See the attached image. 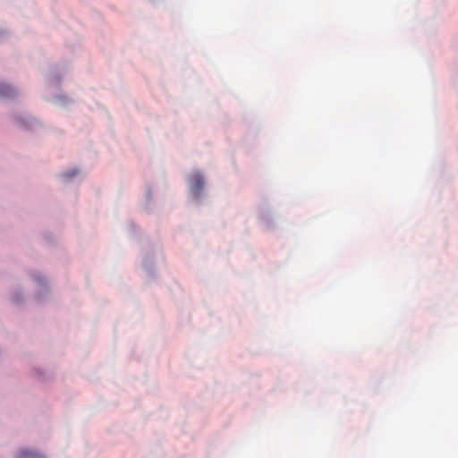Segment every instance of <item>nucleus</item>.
I'll return each mask as SVG.
<instances>
[{"label": "nucleus", "mask_w": 458, "mask_h": 458, "mask_svg": "<svg viewBox=\"0 0 458 458\" xmlns=\"http://www.w3.org/2000/svg\"><path fill=\"white\" fill-rule=\"evenodd\" d=\"M204 185H205L204 178L200 174L195 173L191 176L190 187H191V192L195 196L198 197L200 194L202 189L204 188Z\"/></svg>", "instance_id": "nucleus-1"}, {"label": "nucleus", "mask_w": 458, "mask_h": 458, "mask_svg": "<svg viewBox=\"0 0 458 458\" xmlns=\"http://www.w3.org/2000/svg\"><path fill=\"white\" fill-rule=\"evenodd\" d=\"M16 458H41V455L37 454L36 452H32L30 450H21Z\"/></svg>", "instance_id": "nucleus-2"}, {"label": "nucleus", "mask_w": 458, "mask_h": 458, "mask_svg": "<svg viewBox=\"0 0 458 458\" xmlns=\"http://www.w3.org/2000/svg\"><path fill=\"white\" fill-rule=\"evenodd\" d=\"M14 93L13 89L6 84H0V96L11 97Z\"/></svg>", "instance_id": "nucleus-3"}, {"label": "nucleus", "mask_w": 458, "mask_h": 458, "mask_svg": "<svg viewBox=\"0 0 458 458\" xmlns=\"http://www.w3.org/2000/svg\"><path fill=\"white\" fill-rule=\"evenodd\" d=\"M77 174H78V171H77V170H74L72 174H67V176H69V177H72V176H75Z\"/></svg>", "instance_id": "nucleus-4"}]
</instances>
